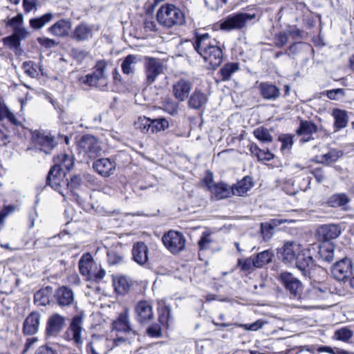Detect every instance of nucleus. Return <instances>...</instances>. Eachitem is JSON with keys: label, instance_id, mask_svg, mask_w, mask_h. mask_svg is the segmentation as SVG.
<instances>
[{"label": "nucleus", "instance_id": "nucleus-1", "mask_svg": "<svg viewBox=\"0 0 354 354\" xmlns=\"http://www.w3.org/2000/svg\"><path fill=\"white\" fill-rule=\"evenodd\" d=\"M282 261L286 264L293 265L301 271L304 275L309 274L314 266L313 257L302 250L301 245L297 241L286 242L281 249Z\"/></svg>", "mask_w": 354, "mask_h": 354}, {"label": "nucleus", "instance_id": "nucleus-2", "mask_svg": "<svg viewBox=\"0 0 354 354\" xmlns=\"http://www.w3.org/2000/svg\"><path fill=\"white\" fill-rule=\"evenodd\" d=\"M195 50L203 58L209 68L215 69L223 62V50L215 39H211L208 33H196L193 43Z\"/></svg>", "mask_w": 354, "mask_h": 354}, {"label": "nucleus", "instance_id": "nucleus-3", "mask_svg": "<svg viewBox=\"0 0 354 354\" xmlns=\"http://www.w3.org/2000/svg\"><path fill=\"white\" fill-rule=\"evenodd\" d=\"M54 165L52 166L46 176V184L54 190L64 196L61 191V183L66 171H71L74 166L73 157L62 153L53 158Z\"/></svg>", "mask_w": 354, "mask_h": 354}, {"label": "nucleus", "instance_id": "nucleus-4", "mask_svg": "<svg viewBox=\"0 0 354 354\" xmlns=\"http://www.w3.org/2000/svg\"><path fill=\"white\" fill-rule=\"evenodd\" d=\"M156 20L167 27L181 25L185 21L183 12L172 4L162 6L156 13Z\"/></svg>", "mask_w": 354, "mask_h": 354}, {"label": "nucleus", "instance_id": "nucleus-5", "mask_svg": "<svg viewBox=\"0 0 354 354\" xmlns=\"http://www.w3.org/2000/svg\"><path fill=\"white\" fill-rule=\"evenodd\" d=\"M255 17L254 13L238 12L230 15L221 21L220 29L225 31L240 30L245 27L248 22Z\"/></svg>", "mask_w": 354, "mask_h": 354}, {"label": "nucleus", "instance_id": "nucleus-6", "mask_svg": "<svg viewBox=\"0 0 354 354\" xmlns=\"http://www.w3.org/2000/svg\"><path fill=\"white\" fill-rule=\"evenodd\" d=\"M164 246L173 254H177L185 249L186 239L178 231L171 230L162 236Z\"/></svg>", "mask_w": 354, "mask_h": 354}, {"label": "nucleus", "instance_id": "nucleus-7", "mask_svg": "<svg viewBox=\"0 0 354 354\" xmlns=\"http://www.w3.org/2000/svg\"><path fill=\"white\" fill-rule=\"evenodd\" d=\"M279 279L292 298L299 299L301 297L302 283L292 274L288 272H281Z\"/></svg>", "mask_w": 354, "mask_h": 354}, {"label": "nucleus", "instance_id": "nucleus-8", "mask_svg": "<svg viewBox=\"0 0 354 354\" xmlns=\"http://www.w3.org/2000/svg\"><path fill=\"white\" fill-rule=\"evenodd\" d=\"M333 277L337 281L346 283L353 274V263L350 259L344 258L331 267Z\"/></svg>", "mask_w": 354, "mask_h": 354}, {"label": "nucleus", "instance_id": "nucleus-9", "mask_svg": "<svg viewBox=\"0 0 354 354\" xmlns=\"http://www.w3.org/2000/svg\"><path fill=\"white\" fill-rule=\"evenodd\" d=\"M78 146L91 159H95L101 156L102 148L98 140L93 136L86 134L82 136Z\"/></svg>", "mask_w": 354, "mask_h": 354}, {"label": "nucleus", "instance_id": "nucleus-10", "mask_svg": "<svg viewBox=\"0 0 354 354\" xmlns=\"http://www.w3.org/2000/svg\"><path fill=\"white\" fill-rule=\"evenodd\" d=\"M53 304H56L61 308L69 307L74 304H77L75 301V295L73 290L66 286L59 287L53 295Z\"/></svg>", "mask_w": 354, "mask_h": 354}, {"label": "nucleus", "instance_id": "nucleus-11", "mask_svg": "<svg viewBox=\"0 0 354 354\" xmlns=\"http://www.w3.org/2000/svg\"><path fill=\"white\" fill-rule=\"evenodd\" d=\"M66 325V318L59 313L51 315L47 319L45 335L47 338L57 337Z\"/></svg>", "mask_w": 354, "mask_h": 354}, {"label": "nucleus", "instance_id": "nucleus-12", "mask_svg": "<svg viewBox=\"0 0 354 354\" xmlns=\"http://www.w3.org/2000/svg\"><path fill=\"white\" fill-rule=\"evenodd\" d=\"M136 319L141 324H148L153 318L152 303L140 300L135 306Z\"/></svg>", "mask_w": 354, "mask_h": 354}, {"label": "nucleus", "instance_id": "nucleus-13", "mask_svg": "<svg viewBox=\"0 0 354 354\" xmlns=\"http://www.w3.org/2000/svg\"><path fill=\"white\" fill-rule=\"evenodd\" d=\"M94 26L82 21L77 25L71 34V37L77 42L86 41L93 37Z\"/></svg>", "mask_w": 354, "mask_h": 354}, {"label": "nucleus", "instance_id": "nucleus-14", "mask_svg": "<svg viewBox=\"0 0 354 354\" xmlns=\"http://www.w3.org/2000/svg\"><path fill=\"white\" fill-rule=\"evenodd\" d=\"M113 284L115 291L122 295H127L134 290L135 286H138L137 281L127 275L113 277Z\"/></svg>", "mask_w": 354, "mask_h": 354}, {"label": "nucleus", "instance_id": "nucleus-15", "mask_svg": "<svg viewBox=\"0 0 354 354\" xmlns=\"http://www.w3.org/2000/svg\"><path fill=\"white\" fill-rule=\"evenodd\" d=\"M192 87L193 84L189 80L185 78L179 79L174 83L172 86L174 97L180 102L185 101L189 97Z\"/></svg>", "mask_w": 354, "mask_h": 354}, {"label": "nucleus", "instance_id": "nucleus-16", "mask_svg": "<svg viewBox=\"0 0 354 354\" xmlns=\"http://www.w3.org/2000/svg\"><path fill=\"white\" fill-rule=\"evenodd\" d=\"M41 315L38 311L31 312L24 319L22 332L24 335H35L39 328Z\"/></svg>", "mask_w": 354, "mask_h": 354}, {"label": "nucleus", "instance_id": "nucleus-17", "mask_svg": "<svg viewBox=\"0 0 354 354\" xmlns=\"http://www.w3.org/2000/svg\"><path fill=\"white\" fill-rule=\"evenodd\" d=\"M115 167V162L109 158H99L93 163V169L103 177H109L113 174Z\"/></svg>", "mask_w": 354, "mask_h": 354}, {"label": "nucleus", "instance_id": "nucleus-18", "mask_svg": "<svg viewBox=\"0 0 354 354\" xmlns=\"http://www.w3.org/2000/svg\"><path fill=\"white\" fill-rule=\"evenodd\" d=\"M32 140L37 145L40 146V150L46 154H50L57 145L53 138L44 135L39 131L33 132Z\"/></svg>", "mask_w": 354, "mask_h": 354}, {"label": "nucleus", "instance_id": "nucleus-19", "mask_svg": "<svg viewBox=\"0 0 354 354\" xmlns=\"http://www.w3.org/2000/svg\"><path fill=\"white\" fill-rule=\"evenodd\" d=\"M341 234L339 227L334 224L322 225L317 230L319 240L328 243L330 240L337 238Z\"/></svg>", "mask_w": 354, "mask_h": 354}, {"label": "nucleus", "instance_id": "nucleus-20", "mask_svg": "<svg viewBox=\"0 0 354 354\" xmlns=\"http://www.w3.org/2000/svg\"><path fill=\"white\" fill-rule=\"evenodd\" d=\"M72 28V21L71 19H61L50 26L47 31L52 35L58 37H64L69 35Z\"/></svg>", "mask_w": 354, "mask_h": 354}, {"label": "nucleus", "instance_id": "nucleus-21", "mask_svg": "<svg viewBox=\"0 0 354 354\" xmlns=\"http://www.w3.org/2000/svg\"><path fill=\"white\" fill-rule=\"evenodd\" d=\"M55 291L50 286L44 287L37 290L34 295V303L37 306H46L53 304Z\"/></svg>", "mask_w": 354, "mask_h": 354}, {"label": "nucleus", "instance_id": "nucleus-22", "mask_svg": "<svg viewBox=\"0 0 354 354\" xmlns=\"http://www.w3.org/2000/svg\"><path fill=\"white\" fill-rule=\"evenodd\" d=\"M318 130V127L312 121L301 120L296 132L299 136H304L301 139V142H307L314 139L312 136Z\"/></svg>", "mask_w": 354, "mask_h": 354}, {"label": "nucleus", "instance_id": "nucleus-23", "mask_svg": "<svg viewBox=\"0 0 354 354\" xmlns=\"http://www.w3.org/2000/svg\"><path fill=\"white\" fill-rule=\"evenodd\" d=\"M79 270L82 275L86 277L88 281L93 270L97 268V264L93 261L90 253L84 254L79 261Z\"/></svg>", "mask_w": 354, "mask_h": 354}, {"label": "nucleus", "instance_id": "nucleus-24", "mask_svg": "<svg viewBox=\"0 0 354 354\" xmlns=\"http://www.w3.org/2000/svg\"><path fill=\"white\" fill-rule=\"evenodd\" d=\"M258 88L263 98L268 100H276L281 95L280 89L270 82H261Z\"/></svg>", "mask_w": 354, "mask_h": 354}, {"label": "nucleus", "instance_id": "nucleus-25", "mask_svg": "<svg viewBox=\"0 0 354 354\" xmlns=\"http://www.w3.org/2000/svg\"><path fill=\"white\" fill-rule=\"evenodd\" d=\"M132 259L139 265H144L148 260V248L144 242L134 243L132 248Z\"/></svg>", "mask_w": 354, "mask_h": 354}, {"label": "nucleus", "instance_id": "nucleus-26", "mask_svg": "<svg viewBox=\"0 0 354 354\" xmlns=\"http://www.w3.org/2000/svg\"><path fill=\"white\" fill-rule=\"evenodd\" d=\"M83 313L75 315L71 322L68 329L73 333V340L76 344L82 343L81 333L82 331Z\"/></svg>", "mask_w": 354, "mask_h": 354}, {"label": "nucleus", "instance_id": "nucleus-27", "mask_svg": "<svg viewBox=\"0 0 354 354\" xmlns=\"http://www.w3.org/2000/svg\"><path fill=\"white\" fill-rule=\"evenodd\" d=\"M332 116L334 118L333 127L335 132L347 127L348 116L346 111L334 109L332 111Z\"/></svg>", "mask_w": 354, "mask_h": 354}, {"label": "nucleus", "instance_id": "nucleus-28", "mask_svg": "<svg viewBox=\"0 0 354 354\" xmlns=\"http://www.w3.org/2000/svg\"><path fill=\"white\" fill-rule=\"evenodd\" d=\"M208 101L207 96L201 90L196 89L190 95L188 101L189 108L199 109L205 106Z\"/></svg>", "mask_w": 354, "mask_h": 354}, {"label": "nucleus", "instance_id": "nucleus-29", "mask_svg": "<svg viewBox=\"0 0 354 354\" xmlns=\"http://www.w3.org/2000/svg\"><path fill=\"white\" fill-rule=\"evenodd\" d=\"M113 328L118 332L124 333H130L131 332L135 335L136 333L131 328L129 317L127 312L121 313L118 319L113 323Z\"/></svg>", "mask_w": 354, "mask_h": 354}, {"label": "nucleus", "instance_id": "nucleus-30", "mask_svg": "<svg viewBox=\"0 0 354 354\" xmlns=\"http://www.w3.org/2000/svg\"><path fill=\"white\" fill-rule=\"evenodd\" d=\"M252 186V178L250 176H245L231 187L232 194L233 195L242 196L246 194Z\"/></svg>", "mask_w": 354, "mask_h": 354}, {"label": "nucleus", "instance_id": "nucleus-31", "mask_svg": "<svg viewBox=\"0 0 354 354\" xmlns=\"http://www.w3.org/2000/svg\"><path fill=\"white\" fill-rule=\"evenodd\" d=\"M209 192L218 200L230 197L232 194L231 187L224 183H214L209 187Z\"/></svg>", "mask_w": 354, "mask_h": 354}, {"label": "nucleus", "instance_id": "nucleus-32", "mask_svg": "<svg viewBox=\"0 0 354 354\" xmlns=\"http://www.w3.org/2000/svg\"><path fill=\"white\" fill-rule=\"evenodd\" d=\"M144 71L146 83L150 85L155 81V58L144 57Z\"/></svg>", "mask_w": 354, "mask_h": 354}, {"label": "nucleus", "instance_id": "nucleus-33", "mask_svg": "<svg viewBox=\"0 0 354 354\" xmlns=\"http://www.w3.org/2000/svg\"><path fill=\"white\" fill-rule=\"evenodd\" d=\"M138 61H140L138 55H128L126 56L121 64L122 73L125 75L133 74L136 70L135 65Z\"/></svg>", "mask_w": 354, "mask_h": 354}, {"label": "nucleus", "instance_id": "nucleus-34", "mask_svg": "<svg viewBox=\"0 0 354 354\" xmlns=\"http://www.w3.org/2000/svg\"><path fill=\"white\" fill-rule=\"evenodd\" d=\"M106 67L107 62L105 60L97 61L91 73L92 75L101 84L107 82V75L105 73Z\"/></svg>", "mask_w": 354, "mask_h": 354}, {"label": "nucleus", "instance_id": "nucleus-35", "mask_svg": "<svg viewBox=\"0 0 354 354\" xmlns=\"http://www.w3.org/2000/svg\"><path fill=\"white\" fill-rule=\"evenodd\" d=\"M250 151L253 156L257 157L259 161H270L274 158V154L268 149H261L255 143L250 145Z\"/></svg>", "mask_w": 354, "mask_h": 354}, {"label": "nucleus", "instance_id": "nucleus-36", "mask_svg": "<svg viewBox=\"0 0 354 354\" xmlns=\"http://www.w3.org/2000/svg\"><path fill=\"white\" fill-rule=\"evenodd\" d=\"M54 15L52 12H47L39 17L32 18L29 21L30 26L34 30H39L46 24L52 21Z\"/></svg>", "mask_w": 354, "mask_h": 354}, {"label": "nucleus", "instance_id": "nucleus-37", "mask_svg": "<svg viewBox=\"0 0 354 354\" xmlns=\"http://www.w3.org/2000/svg\"><path fill=\"white\" fill-rule=\"evenodd\" d=\"M334 245L330 243H324L319 247V256L324 261L331 262L334 259Z\"/></svg>", "mask_w": 354, "mask_h": 354}, {"label": "nucleus", "instance_id": "nucleus-38", "mask_svg": "<svg viewBox=\"0 0 354 354\" xmlns=\"http://www.w3.org/2000/svg\"><path fill=\"white\" fill-rule=\"evenodd\" d=\"M136 129H140L142 132H148L149 130L152 133L155 131V120H151L147 117H140L137 121L134 122Z\"/></svg>", "mask_w": 354, "mask_h": 354}, {"label": "nucleus", "instance_id": "nucleus-39", "mask_svg": "<svg viewBox=\"0 0 354 354\" xmlns=\"http://www.w3.org/2000/svg\"><path fill=\"white\" fill-rule=\"evenodd\" d=\"M273 257L274 253L270 250H264L254 256L258 268H261L270 263Z\"/></svg>", "mask_w": 354, "mask_h": 354}, {"label": "nucleus", "instance_id": "nucleus-40", "mask_svg": "<svg viewBox=\"0 0 354 354\" xmlns=\"http://www.w3.org/2000/svg\"><path fill=\"white\" fill-rule=\"evenodd\" d=\"M3 45L15 51L16 55H21L23 53L21 48V42L13 35L3 38Z\"/></svg>", "mask_w": 354, "mask_h": 354}, {"label": "nucleus", "instance_id": "nucleus-41", "mask_svg": "<svg viewBox=\"0 0 354 354\" xmlns=\"http://www.w3.org/2000/svg\"><path fill=\"white\" fill-rule=\"evenodd\" d=\"M239 70V64L230 62L225 64L220 70L219 73L223 81L229 80L233 73Z\"/></svg>", "mask_w": 354, "mask_h": 354}, {"label": "nucleus", "instance_id": "nucleus-42", "mask_svg": "<svg viewBox=\"0 0 354 354\" xmlns=\"http://www.w3.org/2000/svg\"><path fill=\"white\" fill-rule=\"evenodd\" d=\"M349 201L350 198L346 194H337L329 198L328 203L332 207H339L347 205Z\"/></svg>", "mask_w": 354, "mask_h": 354}, {"label": "nucleus", "instance_id": "nucleus-43", "mask_svg": "<svg viewBox=\"0 0 354 354\" xmlns=\"http://www.w3.org/2000/svg\"><path fill=\"white\" fill-rule=\"evenodd\" d=\"M80 82L90 87L99 88L100 90H105L107 85V82L101 84L92 75L91 73L86 74L84 77H82L80 78Z\"/></svg>", "mask_w": 354, "mask_h": 354}, {"label": "nucleus", "instance_id": "nucleus-44", "mask_svg": "<svg viewBox=\"0 0 354 354\" xmlns=\"http://www.w3.org/2000/svg\"><path fill=\"white\" fill-rule=\"evenodd\" d=\"M171 319L170 315V309L168 306H162L161 304H159V322L161 324L162 327L165 329H167L169 326V322Z\"/></svg>", "mask_w": 354, "mask_h": 354}, {"label": "nucleus", "instance_id": "nucleus-45", "mask_svg": "<svg viewBox=\"0 0 354 354\" xmlns=\"http://www.w3.org/2000/svg\"><path fill=\"white\" fill-rule=\"evenodd\" d=\"M254 136L261 142H271L273 140L269 131L264 127H259L254 131Z\"/></svg>", "mask_w": 354, "mask_h": 354}, {"label": "nucleus", "instance_id": "nucleus-46", "mask_svg": "<svg viewBox=\"0 0 354 354\" xmlns=\"http://www.w3.org/2000/svg\"><path fill=\"white\" fill-rule=\"evenodd\" d=\"M1 21L6 24V27H10L15 30L23 24L24 16L21 13H18L16 16L3 19Z\"/></svg>", "mask_w": 354, "mask_h": 354}, {"label": "nucleus", "instance_id": "nucleus-47", "mask_svg": "<svg viewBox=\"0 0 354 354\" xmlns=\"http://www.w3.org/2000/svg\"><path fill=\"white\" fill-rule=\"evenodd\" d=\"M238 266L241 268V270L248 272H251L254 270V269L258 268L254 256L244 259H239L238 260Z\"/></svg>", "mask_w": 354, "mask_h": 354}, {"label": "nucleus", "instance_id": "nucleus-48", "mask_svg": "<svg viewBox=\"0 0 354 354\" xmlns=\"http://www.w3.org/2000/svg\"><path fill=\"white\" fill-rule=\"evenodd\" d=\"M343 153L337 149H332L329 152L322 156L321 162L326 165L336 162L342 156Z\"/></svg>", "mask_w": 354, "mask_h": 354}, {"label": "nucleus", "instance_id": "nucleus-49", "mask_svg": "<svg viewBox=\"0 0 354 354\" xmlns=\"http://www.w3.org/2000/svg\"><path fill=\"white\" fill-rule=\"evenodd\" d=\"M22 68L24 73L32 78H35L39 75L38 66L33 61L24 62L22 64Z\"/></svg>", "mask_w": 354, "mask_h": 354}, {"label": "nucleus", "instance_id": "nucleus-50", "mask_svg": "<svg viewBox=\"0 0 354 354\" xmlns=\"http://www.w3.org/2000/svg\"><path fill=\"white\" fill-rule=\"evenodd\" d=\"M212 241L213 240L211 238V234L207 232H204L202 234L198 244L201 250H207L209 248Z\"/></svg>", "mask_w": 354, "mask_h": 354}, {"label": "nucleus", "instance_id": "nucleus-51", "mask_svg": "<svg viewBox=\"0 0 354 354\" xmlns=\"http://www.w3.org/2000/svg\"><path fill=\"white\" fill-rule=\"evenodd\" d=\"M70 55L75 60L81 63L88 56V53L79 48H73L71 49Z\"/></svg>", "mask_w": 354, "mask_h": 354}, {"label": "nucleus", "instance_id": "nucleus-52", "mask_svg": "<svg viewBox=\"0 0 354 354\" xmlns=\"http://www.w3.org/2000/svg\"><path fill=\"white\" fill-rule=\"evenodd\" d=\"M107 259L110 265H118L124 261V257L115 251H109L107 252Z\"/></svg>", "mask_w": 354, "mask_h": 354}, {"label": "nucleus", "instance_id": "nucleus-53", "mask_svg": "<svg viewBox=\"0 0 354 354\" xmlns=\"http://www.w3.org/2000/svg\"><path fill=\"white\" fill-rule=\"evenodd\" d=\"M353 332L347 328H342L335 333V337L337 339L346 342L351 338Z\"/></svg>", "mask_w": 354, "mask_h": 354}, {"label": "nucleus", "instance_id": "nucleus-54", "mask_svg": "<svg viewBox=\"0 0 354 354\" xmlns=\"http://www.w3.org/2000/svg\"><path fill=\"white\" fill-rule=\"evenodd\" d=\"M288 41V36L286 32L281 31L274 35V42L276 46L281 48L285 46Z\"/></svg>", "mask_w": 354, "mask_h": 354}, {"label": "nucleus", "instance_id": "nucleus-55", "mask_svg": "<svg viewBox=\"0 0 354 354\" xmlns=\"http://www.w3.org/2000/svg\"><path fill=\"white\" fill-rule=\"evenodd\" d=\"M83 181V176H82L80 174H75L71 177L70 181L68 182V187L73 189H79Z\"/></svg>", "mask_w": 354, "mask_h": 354}, {"label": "nucleus", "instance_id": "nucleus-56", "mask_svg": "<svg viewBox=\"0 0 354 354\" xmlns=\"http://www.w3.org/2000/svg\"><path fill=\"white\" fill-rule=\"evenodd\" d=\"M326 95L333 100H337L345 95V91L343 88H336L326 91Z\"/></svg>", "mask_w": 354, "mask_h": 354}, {"label": "nucleus", "instance_id": "nucleus-57", "mask_svg": "<svg viewBox=\"0 0 354 354\" xmlns=\"http://www.w3.org/2000/svg\"><path fill=\"white\" fill-rule=\"evenodd\" d=\"M106 274V271L101 267L99 269H94L92 274L88 281L100 283Z\"/></svg>", "mask_w": 354, "mask_h": 354}, {"label": "nucleus", "instance_id": "nucleus-58", "mask_svg": "<svg viewBox=\"0 0 354 354\" xmlns=\"http://www.w3.org/2000/svg\"><path fill=\"white\" fill-rule=\"evenodd\" d=\"M312 292L319 297H324L330 292V290L326 284L320 283L313 288Z\"/></svg>", "mask_w": 354, "mask_h": 354}, {"label": "nucleus", "instance_id": "nucleus-59", "mask_svg": "<svg viewBox=\"0 0 354 354\" xmlns=\"http://www.w3.org/2000/svg\"><path fill=\"white\" fill-rule=\"evenodd\" d=\"M37 41L41 46L46 48H54L59 44L58 41L48 37H39Z\"/></svg>", "mask_w": 354, "mask_h": 354}, {"label": "nucleus", "instance_id": "nucleus-60", "mask_svg": "<svg viewBox=\"0 0 354 354\" xmlns=\"http://www.w3.org/2000/svg\"><path fill=\"white\" fill-rule=\"evenodd\" d=\"M280 140L282 143L281 147V151L284 152L289 151L293 144L292 137L290 136H284L280 138Z\"/></svg>", "mask_w": 354, "mask_h": 354}, {"label": "nucleus", "instance_id": "nucleus-61", "mask_svg": "<svg viewBox=\"0 0 354 354\" xmlns=\"http://www.w3.org/2000/svg\"><path fill=\"white\" fill-rule=\"evenodd\" d=\"M261 233L265 241L269 240L272 236L273 227L268 223H261Z\"/></svg>", "mask_w": 354, "mask_h": 354}, {"label": "nucleus", "instance_id": "nucleus-62", "mask_svg": "<svg viewBox=\"0 0 354 354\" xmlns=\"http://www.w3.org/2000/svg\"><path fill=\"white\" fill-rule=\"evenodd\" d=\"M288 36H290L293 39H299L301 38V32L296 26H290L286 29Z\"/></svg>", "mask_w": 354, "mask_h": 354}, {"label": "nucleus", "instance_id": "nucleus-63", "mask_svg": "<svg viewBox=\"0 0 354 354\" xmlns=\"http://www.w3.org/2000/svg\"><path fill=\"white\" fill-rule=\"evenodd\" d=\"M264 322L261 320H257L252 324H242L241 326L247 330L256 331L263 327Z\"/></svg>", "mask_w": 354, "mask_h": 354}, {"label": "nucleus", "instance_id": "nucleus-64", "mask_svg": "<svg viewBox=\"0 0 354 354\" xmlns=\"http://www.w3.org/2000/svg\"><path fill=\"white\" fill-rule=\"evenodd\" d=\"M35 354H57V351L48 345L39 347Z\"/></svg>", "mask_w": 354, "mask_h": 354}]
</instances>
